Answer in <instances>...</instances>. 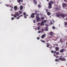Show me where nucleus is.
Segmentation results:
<instances>
[{"instance_id": "42", "label": "nucleus", "mask_w": 67, "mask_h": 67, "mask_svg": "<svg viewBox=\"0 0 67 67\" xmlns=\"http://www.w3.org/2000/svg\"><path fill=\"white\" fill-rule=\"evenodd\" d=\"M50 24H53V22H52V21L50 22Z\"/></svg>"}, {"instance_id": "53", "label": "nucleus", "mask_w": 67, "mask_h": 67, "mask_svg": "<svg viewBox=\"0 0 67 67\" xmlns=\"http://www.w3.org/2000/svg\"><path fill=\"white\" fill-rule=\"evenodd\" d=\"M56 51H54V52H53V53H54V54H55V53H56Z\"/></svg>"}, {"instance_id": "60", "label": "nucleus", "mask_w": 67, "mask_h": 67, "mask_svg": "<svg viewBox=\"0 0 67 67\" xmlns=\"http://www.w3.org/2000/svg\"><path fill=\"white\" fill-rule=\"evenodd\" d=\"M66 0H64V1H65V2H66Z\"/></svg>"}, {"instance_id": "26", "label": "nucleus", "mask_w": 67, "mask_h": 67, "mask_svg": "<svg viewBox=\"0 0 67 67\" xmlns=\"http://www.w3.org/2000/svg\"><path fill=\"white\" fill-rule=\"evenodd\" d=\"M52 28L53 30H54V29H55V27L54 26H53L52 27Z\"/></svg>"}, {"instance_id": "32", "label": "nucleus", "mask_w": 67, "mask_h": 67, "mask_svg": "<svg viewBox=\"0 0 67 67\" xmlns=\"http://www.w3.org/2000/svg\"><path fill=\"white\" fill-rule=\"evenodd\" d=\"M23 14L24 15H26V12L23 13Z\"/></svg>"}, {"instance_id": "33", "label": "nucleus", "mask_w": 67, "mask_h": 67, "mask_svg": "<svg viewBox=\"0 0 67 67\" xmlns=\"http://www.w3.org/2000/svg\"><path fill=\"white\" fill-rule=\"evenodd\" d=\"M57 17L58 18L59 17V16H60V14H58L57 15Z\"/></svg>"}, {"instance_id": "50", "label": "nucleus", "mask_w": 67, "mask_h": 67, "mask_svg": "<svg viewBox=\"0 0 67 67\" xmlns=\"http://www.w3.org/2000/svg\"><path fill=\"white\" fill-rule=\"evenodd\" d=\"M19 16L20 18V17H21V16H23V15H20Z\"/></svg>"}, {"instance_id": "49", "label": "nucleus", "mask_w": 67, "mask_h": 67, "mask_svg": "<svg viewBox=\"0 0 67 67\" xmlns=\"http://www.w3.org/2000/svg\"><path fill=\"white\" fill-rule=\"evenodd\" d=\"M6 6H7V7H9V5L7 4H6L5 5Z\"/></svg>"}, {"instance_id": "48", "label": "nucleus", "mask_w": 67, "mask_h": 67, "mask_svg": "<svg viewBox=\"0 0 67 67\" xmlns=\"http://www.w3.org/2000/svg\"><path fill=\"white\" fill-rule=\"evenodd\" d=\"M37 40H40V38L39 37H37Z\"/></svg>"}, {"instance_id": "46", "label": "nucleus", "mask_w": 67, "mask_h": 67, "mask_svg": "<svg viewBox=\"0 0 67 67\" xmlns=\"http://www.w3.org/2000/svg\"><path fill=\"white\" fill-rule=\"evenodd\" d=\"M55 62H58V60L57 59H55Z\"/></svg>"}, {"instance_id": "22", "label": "nucleus", "mask_w": 67, "mask_h": 67, "mask_svg": "<svg viewBox=\"0 0 67 67\" xmlns=\"http://www.w3.org/2000/svg\"><path fill=\"white\" fill-rule=\"evenodd\" d=\"M39 16H40V14H37L36 15V17H37V16H38V17H39Z\"/></svg>"}, {"instance_id": "10", "label": "nucleus", "mask_w": 67, "mask_h": 67, "mask_svg": "<svg viewBox=\"0 0 67 67\" xmlns=\"http://www.w3.org/2000/svg\"><path fill=\"white\" fill-rule=\"evenodd\" d=\"M44 37H45V34L42 35L41 37L43 39L44 38Z\"/></svg>"}, {"instance_id": "28", "label": "nucleus", "mask_w": 67, "mask_h": 67, "mask_svg": "<svg viewBox=\"0 0 67 67\" xmlns=\"http://www.w3.org/2000/svg\"><path fill=\"white\" fill-rule=\"evenodd\" d=\"M19 12L20 13V14H22V11H19Z\"/></svg>"}, {"instance_id": "56", "label": "nucleus", "mask_w": 67, "mask_h": 67, "mask_svg": "<svg viewBox=\"0 0 67 67\" xmlns=\"http://www.w3.org/2000/svg\"><path fill=\"white\" fill-rule=\"evenodd\" d=\"M55 45H56L57 46H58V44H55Z\"/></svg>"}, {"instance_id": "30", "label": "nucleus", "mask_w": 67, "mask_h": 67, "mask_svg": "<svg viewBox=\"0 0 67 67\" xmlns=\"http://www.w3.org/2000/svg\"><path fill=\"white\" fill-rule=\"evenodd\" d=\"M20 1H21V0H18L17 2H18V3H20Z\"/></svg>"}, {"instance_id": "7", "label": "nucleus", "mask_w": 67, "mask_h": 67, "mask_svg": "<svg viewBox=\"0 0 67 67\" xmlns=\"http://www.w3.org/2000/svg\"><path fill=\"white\" fill-rule=\"evenodd\" d=\"M14 9L15 11H16L17 10V9H18V7H17V6H15L14 7Z\"/></svg>"}, {"instance_id": "51", "label": "nucleus", "mask_w": 67, "mask_h": 67, "mask_svg": "<svg viewBox=\"0 0 67 67\" xmlns=\"http://www.w3.org/2000/svg\"><path fill=\"white\" fill-rule=\"evenodd\" d=\"M12 10H13V9H12V8H11L10 9V11H12Z\"/></svg>"}, {"instance_id": "27", "label": "nucleus", "mask_w": 67, "mask_h": 67, "mask_svg": "<svg viewBox=\"0 0 67 67\" xmlns=\"http://www.w3.org/2000/svg\"><path fill=\"white\" fill-rule=\"evenodd\" d=\"M56 55H59V52H57L56 53Z\"/></svg>"}, {"instance_id": "23", "label": "nucleus", "mask_w": 67, "mask_h": 67, "mask_svg": "<svg viewBox=\"0 0 67 67\" xmlns=\"http://www.w3.org/2000/svg\"><path fill=\"white\" fill-rule=\"evenodd\" d=\"M62 60H63V61H65V60H66V59L65 58L63 57L62 58Z\"/></svg>"}, {"instance_id": "45", "label": "nucleus", "mask_w": 67, "mask_h": 67, "mask_svg": "<svg viewBox=\"0 0 67 67\" xmlns=\"http://www.w3.org/2000/svg\"><path fill=\"white\" fill-rule=\"evenodd\" d=\"M14 17V18H16V17H17V16H16V15H15Z\"/></svg>"}, {"instance_id": "3", "label": "nucleus", "mask_w": 67, "mask_h": 67, "mask_svg": "<svg viewBox=\"0 0 67 67\" xmlns=\"http://www.w3.org/2000/svg\"><path fill=\"white\" fill-rule=\"evenodd\" d=\"M60 16H61L62 18H64V17H65V14L60 13Z\"/></svg>"}, {"instance_id": "40", "label": "nucleus", "mask_w": 67, "mask_h": 67, "mask_svg": "<svg viewBox=\"0 0 67 67\" xmlns=\"http://www.w3.org/2000/svg\"><path fill=\"white\" fill-rule=\"evenodd\" d=\"M20 17L19 16V17H17V18H16V19H19V18H20Z\"/></svg>"}, {"instance_id": "63", "label": "nucleus", "mask_w": 67, "mask_h": 67, "mask_svg": "<svg viewBox=\"0 0 67 67\" xmlns=\"http://www.w3.org/2000/svg\"><path fill=\"white\" fill-rule=\"evenodd\" d=\"M26 16H29V15H28V14H26Z\"/></svg>"}, {"instance_id": "11", "label": "nucleus", "mask_w": 67, "mask_h": 67, "mask_svg": "<svg viewBox=\"0 0 67 67\" xmlns=\"http://www.w3.org/2000/svg\"><path fill=\"white\" fill-rule=\"evenodd\" d=\"M64 49H62L60 50V53H64Z\"/></svg>"}, {"instance_id": "25", "label": "nucleus", "mask_w": 67, "mask_h": 67, "mask_svg": "<svg viewBox=\"0 0 67 67\" xmlns=\"http://www.w3.org/2000/svg\"><path fill=\"white\" fill-rule=\"evenodd\" d=\"M37 10H35V14H37Z\"/></svg>"}, {"instance_id": "39", "label": "nucleus", "mask_w": 67, "mask_h": 67, "mask_svg": "<svg viewBox=\"0 0 67 67\" xmlns=\"http://www.w3.org/2000/svg\"><path fill=\"white\" fill-rule=\"evenodd\" d=\"M45 26H48V24H45Z\"/></svg>"}, {"instance_id": "9", "label": "nucleus", "mask_w": 67, "mask_h": 67, "mask_svg": "<svg viewBox=\"0 0 67 67\" xmlns=\"http://www.w3.org/2000/svg\"><path fill=\"white\" fill-rule=\"evenodd\" d=\"M55 48V50L57 51H58V50L59 49V47H56Z\"/></svg>"}, {"instance_id": "41", "label": "nucleus", "mask_w": 67, "mask_h": 67, "mask_svg": "<svg viewBox=\"0 0 67 67\" xmlns=\"http://www.w3.org/2000/svg\"><path fill=\"white\" fill-rule=\"evenodd\" d=\"M40 27H38L37 28V30H40Z\"/></svg>"}, {"instance_id": "44", "label": "nucleus", "mask_w": 67, "mask_h": 67, "mask_svg": "<svg viewBox=\"0 0 67 67\" xmlns=\"http://www.w3.org/2000/svg\"><path fill=\"white\" fill-rule=\"evenodd\" d=\"M49 21L47 20V22H46L47 23H49V22H48Z\"/></svg>"}, {"instance_id": "18", "label": "nucleus", "mask_w": 67, "mask_h": 67, "mask_svg": "<svg viewBox=\"0 0 67 67\" xmlns=\"http://www.w3.org/2000/svg\"><path fill=\"white\" fill-rule=\"evenodd\" d=\"M44 30L46 31H48V27H46V28L44 29Z\"/></svg>"}, {"instance_id": "8", "label": "nucleus", "mask_w": 67, "mask_h": 67, "mask_svg": "<svg viewBox=\"0 0 67 67\" xmlns=\"http://www.w3.org/2000/svg\"><path fill=\"white\" fill-rule=\"evenodd\" d=\"M33 1L34 2L35 5H36L37 4V2L35 0H33Z\"/></svg>"}, {"instance_id": "58", "label": "nucleus", "mask_w": 67, "mask_h": 67, "mask_svg": "<svg viewBox=\"0 0 67 67\" xmlns=\"http://www.w3.org/2000/svg\"><path fill=\"white\" fill-rule=\"evenodd\" d=\"M21 2H23V0H21Z\"/></svg>"}, {"instance_id": "1", "label": "nucleus", "mask_w": 67, "mask_h": 67, "mask_svg": "<svg viewBox=\"0 0 67 67\" xmlns=\"http://www.w3.org/2000/svg\"><path fill=\"white\" fill-rule=\"evenodd\" d=\"M63 8H66L67 7V4L66 3H63L62 4Z\"/></svg>"}, {"instance_id": "29", "label": "nucleus", "mask_w": 67, "mask_h": 67, "mask_svg": "<svg viewBox=\"0 0 67 67\" xmlns=\"http://www.w3.org/2000/svg\"><path fill=\"white\" fill-rule=\"evenodd\" d=\"M43 21V22H44V23H46V22H47V20H44Z\"/></svg>"}, {"instance_id": "35", "label": "nucleus", "mask_w": 67, "mask_h": 67, "mask_svg": "<svg viewBox=\"0 0 67 67\" xmlns=\"http://www.w3.org/2000/svg\"><path fill=\"white\" fill-rule=\"evenodd\" d=\"M49 46V44H47V47H48Z\"/></svg>"}, {"instance_id": "16", "label": "nucleus", "mask_w": 67, "mask_h": 67, "mask_svg": "<svg viewBox=\"0 0 67 67\" xmlns=\"http://www.w3.org/2000/svg\"><path fill=\"white\" fill-rule=\"evenodd\" d=\"M53 34H54V33L52 31H51L50 32V35H53Z\"/></svg>"}, {"instance_id": "57", "label": "nucleus", "mask_w": 67, "mask_h": 67, "mask_svg": "<svg viewBox=\"0 0 67 67\" xmlns=\"http://www.w3.org/2000/svg\"><path fill=\"white\" fill-rule=\"evenodd\" d=\"M38 25H40V23H38Z\"/></svg>"}, {"instance_id": "55", "label": "nucleus", "mask_w": 67, "mask_h": 67, "mask_svg": "<svg viewBox=\"0 0 67 67\" xmlns=\"http://www.w3.org/2000/svg\"><path fill=\"white\" fill-rule=\"evenodd\" d=\"M54 56H55V57H57V56H56V54H54Z\"/></svg>"}, {"instance_id": "2", "label": "nucleus", "mask_w": 67, "mask_h": 67, "mask_svg": "<svg viewBox=\"0 0 67 67\" xmlns=\"http://www.w3.org/2000/svg\"><path fill=\"white\" fill-rule=\"evenodd\" d=\"M48 5V8L49 9H51V8H52V4H51V3L49 2Z\"/></svg>"}, {"instance_id": "62", "label": "nucleus", "mask_w": 67, "mask_h": 67, "mask_svg": "<svg viewBox=\"0 0 67 67\" xmlns=\"http://www.w3.org/2000/svg\"><path fill=\"white\" fill-rule=\"evenodd\" d=\"M47 1L48 2H49V0H47Z\"/></svg>"}, {"instance_id": "15", "label": "nucleus", "mask_w": 67, "mask_h": 67, "mask_svg": "<svg viewBox=\"0 0 67 67\" xmlns=\"http://www.w3.org/2000/svg\"><path fill=\"white\" fill-rule=\"evenodd\" d=\"M47 15H48V16H49L50 15H51V13L50 12H48L47 13Z\"/></svg>"}, {"instance_id": "14", "label": "nucleus", "mask_w": 67, "mask_h": 67, "mask_svg": "<svg viewBox=\"0 0 67 67\" xmlns=\"http://www.w3.org/2000/svg\"><path fill=\"white\" fill-rule=\"evenodd\" d=\"M43 24H44V21H42L41 23L40 24V25L41 26H42Z\"/></svg>"}, {"instance_id": "59", "label": "nucleus", "mask_w": 67, "mask_h": 67, "mask_svg": "<svg viewBox=\"0 0 67 67\" xmlns=\"http://www.w3.org/2000/svg\"><path fill=\"white\" fill-rule=\"evenodd\" d=\"M41 14H42V13H40V15H41Z\"/></svg>"}, {"instance_id": "4", "label": "nucleus", "mask_w": 67, "mask_h": 67, "mask_svg": "<svg viewBox=\"0 0 67 67\" xmlns=\"http://www.w3.org/2000/svg\"><path fill=\"white\" fill-rule=\"evenodd\" d=\"M34 15H35V13H33L30 15V17H31V18H34L35 17Z\"/></svg>"}, {"instance_id": "13", "label": "nucleus", "mask_w": 67, "mask_h": 67, "mask_svg": "<svg viewBox=\"0 0 67 67\" xmlns=\"http://www.w3.org/2000/svg\"><path fill=\"white\" fill-rule=\"evenodd\" d=\"M23 8V6H22V5H21L20 7V10H22Z\"/></svg>"}, {"instance_id": "24", "label": "nucleus", "mask_w": 67, "mask_h": 67, "mask_svg": "<svg viewBox=\"0 0 67 67\" xmlns=\"http://www.w3.org/2000/svg\"><path fill=\"white\" fill-rule=\"evenodd\" d=\"M46 13H47V12H48V9H47L46 10Z\"/></svg>"}, {"instance_id": "6", "label": "nucleus", "mask_w": 67, "mask_h": 67, "mask_svg": "<svg viewBox=\"0 0 67 67\" xmlns=\"http://www.w3.org/2000/svg\"><path fill=\"white\" fill-rule=\"evenodd\" d=\"M59 8L55 7V9L56 10H60V8H61V7H59Z\"/></svg>"}, {"instance_id": "54", "label": "nucleus", "mask_w": 67, "mask_h": 67, "mask_svg": "<svg viewBox=\"0 0 67 67\" xmlns=\"http://www.w3.org/2000/svg\"><path fill=\"white\" fill-rule=\"evenodd\" d=\"M33 22H34V23H35V20H34V21H33Z\"/></svg>"}, {"instance_id": "64", "label": "nucleus", "mask_w": 67, "mask_h": 67, "mask_svg": "<svg viewBox=\"0 0 67 67\" xmlns=\"http://www.w3.org/2000/svg\"><path fill=\"white\" fill-rule=\"evenodd\" d=\"M10 8H12V7H11V6L10 5Z\"/></svg>"}, {"instance_id": "36", "label": "nucleus", "mask_w": 67, "mask_h": 67, "mask_svg": "<svg viewBox=\"0 0 67 67\" xmlns=\"http://www.w3.org/2000/svg\"><path fill=\"white\" fill-rule=\"evenodd\" d=\"M62 39H60V42H62Z\"/></svg>"}, {"instance_id": "38", "label": "nucleus", "mask_w": 67, "mask_h": 67, "mask_svg": "<svg viewBox=\"0 0 67 67\" xmlns=\"http://www.w3.org/2000/svg\"><path fill=\"white\" fill-rule=\"evenodd\" d=\"M12 20H13L14 19V18L13 17H12L11 18Z\"/></svg>"}, {"instance_id": "47", "label": "nucleus", "mask_w": 67, "mask_h": 67, "mask_svg": "<svg viewBox=\"0 0 67 67\" xmlns=\"http://www.w3.org/2000/svg\"><path fill=\"white\" fill-rule=\"evenodd\" d=\"M41 32V31H38V33H40Z\"/></svg>"}, {"instance_id": "19", "label": "nucleus", "mask_w": 67, "mask_h": 67, "mask_svg": "<svg viewBox=\"0 0 67 67\" xmlns=\"http://www.w3.org/2000/svg\"><path fill=\"white\" fill-rule=\"evenodd\" d=\"M44 18H44V17L43 16L41 17V19L42 20H44Z\"/></svg>"}, {"instance_id": "17", "label": "nucleus", "mask_w": 67, "mask_h": 67, "mask_svg": "<svg viewBox=\"0 0 67 67\" xmlns=\"http://www.w3.org/2000/svg\"><path fill=\"white\" fill-rule=\"evenodd\" d=\"M49 2H50V3H51V4H53L54 3V2H55V1L53 2V1H51Z\"/></svg>"}, {"instance_id": "52", "label": "nucleus", "mask_w": 67, "mask_h": 67, "mask_svg": "<svg viewBox=\"0 0 67 67\" xmlns=\"http://www.w3.org/2000/svg\"><path fill=\"white\" fill-rule=\"evenodd\" d=\"M24 18H25V19H26V18H27V17L26 16H24Z\"/></svg>"}, {"instance_id": "61", "label": "nucleus", "mask_w": 67, "mask_h": 67, "mask_svg": "<svg viewBox=\"0 0 67 67\" xmlns=\"http://www.w3.org/2000/svg\"><path fill=\"white\" fill-rule=\"evenodd\" d=\"M12 2V1H9V2Z\"/></svg>"}, {"instance_id": "20", "label": "nucleus", "mask_w": 67, "mask_h": 67, "mask_svg": "<svg viewBox=\"0 0 67 67\" xmlns=\"http://www.w3.org/2000/svg\"><path fill=\"white\" fill-rule=\"evenodd\" d=\"M44 29H41V32L42 33H44Z\"/></svg>"}, {"instance_id": "34", "label": "nucleus", "mask_w": 67, "mask_h": 67, "mask_svg": "<svg viewBox=\"0 0 67 67\" xmlns=\"http://www.w3.org/2000/svg\"><path fill=\"white\" fill-rule=\"evenodd\" d=\"M62 59H63V58H59V60H60L61 61H62Z\"/></svg>"}, {"instance_id": "12", "label": "nucleus", "mask_w": 67, "mask_h": 67, "mask_svg": "<svg viewBox=\"0 0 67 67\" xmlns=\"http://www.w3.org/2000/svg\"><path fill=\"white\" fill-rule=\"evenodd\" d=\"M64 25L65 27H67V22H64Z\"/></svg>"}, {"instance_id": "37", "label": "nucleus", "mask_w": 67, "mask_h": 67, "mask_svg": "<svg viewBox=\"0 0 67 67\" xmlns=\"http://www.w3.org/2000/svg\"><path fill=\"white\" fill-rule=\"evenodd\" d=\"M38 7H39V8H41V5H40V4L38 5Z\"/></svg>"}, {"instance_id": "31", "label": "nucleus", "mask_w": 67, "mask_h": 67, "mask_svg": "<svg viewBox=\"0 0 67 67\" xmlns=\"http://www.w3.org/2000/svg\"><path fill=\"white\" fill-rule=\"evenodd\" d=\"M16 15L17 16H19V14L18 12H17V14H16Z\"/></svg>"}, {"instance_id": "43", "label": "nucleus", "mask_w": 67, "mask_h": 67, "mask_svg": "<svg viewBox=\"0 0 67 67\" xmlns=\"http://www.w3.org/2000/svg\"><path fill=\"white\" fill-rule=\"evenodd\" d=\"M51 52L52 53H54V51L53 50H52L51 51Z\"/></svg>"}, {"instance_id": "21", "label": "nucleus", "mask_w": 67, "mask_h": 67, "mask_svg": "<svg viewBox=\"0 0 67 67\" xmlns=\"http://www.w3.org/2000/svg\"><path fill=\"white\" fill-rule=\"evenodd\" d=\"M41 41L43 43H45V41L44 40H41Z\"/></svg>"}, {"instance_id": "5", "label": "nucleus", "mask_w": 67, "mask_h": 67, "mask_svg": "<svg viewBox=\"0 0 67 67\" xmlns=\"http://www.w3.org/2000/svg\"><path fill=\"white\" fill-rule=\"evenodd\" d=\"M36 21L37 22H39L40 20V17H38V16H37V17H36Z\"/></svg>"}]
</instances>
